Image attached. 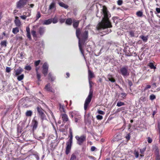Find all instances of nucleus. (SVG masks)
<instances>
[{"label":"nucleus","instance_id":"nucleus-61","mask_svg":"<svg viewBox=\"0 0 160 160\" xmlns=\"http://www.w3.org/2000/svg\"><path fill=\"white\" fill-rule=\"evenodd\" d=\"M151 87V86L150 85H147L146 87L145 88V89H147L150 88Z\"/></svg>","mask_w":160,"mask_h":160},{"label":"nucleus","instance_id":"nucleus-27","mask_svg":"<svg viewBox=\"0 0 160 160\" xmlns=\"http://www.w3.org/2000/svg\"><path fill=\"white\" fill-rule=\"evenodd\" d=\"M140 38L144 42H146L148 40V38L146 37H145L143 35L140 36Z\"/></svg>","mask_w":160,"mask_h":160},{"label":"nucleus","instance_id":"nucleus-23","mask_svg":"<svg viewBox=\"0 0 160 160\" xmlns=\"http://www.w3.org/2000/svg\"><path fill=\"white\" fill-rule=\"evenodd\" d=\"M48 65L46 62H45L42 66V68L44 70H48Z\"/></svg>","mask_w":160,"mask_h":160},{"label":"nucleus","instance_id":"nucleus-53","mask_svg":"<svg viewBox=\"0 0 160 160\" xmlns=\"http://www.w3.org/2000/svg\"><path fill=\"white\" fill-rule=\"evenodd\" d=\"M41 17V15L40 13L39 12H38L37 13V19H38L39 18H40Z\"/></svg>","mask_w":160,"mask_h":160},{"label":"nucleus","instance_id":"nucleus-18","mask_svg":"<svg viewBox=\"0 0 160 160\" xmlns=\"http://www.w3.org/2000/svg\"><path fill=\"white\" fill-rule=\"evenodd\" d=\"M72 22L73 21L72 19L71 18H69L66 19L65 23L67 25H71L72 24Z\"/></svg>","mask_w":160,"mask_h":160},{"label":"nucleus","instance_id":"nucleus-24","mask_svg":"<svg viewBox=\"0 0 160 160\" xmlns=\"http://www.w3.org/2000/svg\"><path fill=\"white\" fill-rule=\"evenodd\" d=\"M52 20V22L53 23H56L58 22V18L56 16H55L53 18H50Z\"/></svg>","mask_w":160,"mask_h":160},{"label":"nucleus","instance_id":"nucleus-54","mask_svg":"<svg viewBox=\"0 0 160 160\" xmlns=\"http://www.w3.org/2000/svg\"><path fill=\"white\" fill-rule=\"evenodd\" d=\"M148 143H150L152 142V140L150 137H148Z\"/></svg>","mask_w":160,"mask_h":160},{"label":"nucleus","instance_id":"nucleus-56","mask_svg":"<svg viewBox=\"0 0 160 160\" xmlns=\"http://www.w3.org/2000/svg\"><path fill=\"white\" fill-rule=\"evenodd\" d=\"M145 148H143L142 149H140V152L142 154L145 151Z\"/></svg>","mask_w":160,"mask_h":160},{"label":"nucleus","instance_id":"nucleus-25","mask_svg":"<svg viewBox=\"0 0 160 160\" xmlns=\"http://www.w3.org/2000/svg\"><path fill=\"white\" fill-rule=\"evenodd\" d=\"M32 113V112L31 110H28L26 112V115L27 117H31Z\"/></svg>","mask_w":160,"mask_h":160},{"label":"nucleus","instance_id":"nucleus-41","mask_svg":"<svg viewBox=\"0 0 160 160\" xmlns=\"http://www.w3.org/2000/svg\"><path fill=\"white\" fill-rule=\"evenodd\" d=\"M155 96L154 94H152L150 96V99L151 100H153L155 99Z\"/></svg>","mask_w":160,"mask_h":160},{"label":"nucleus","instance_id":"nucleus-19","mask_svg":"<svg viewBox=\"0 0 160 160\" xmlns=\"http://www.w3.org/2000/svg\"><path fill=\"white\" fill-rule=\"evenodd\" d=\"M148 66L151 69H153L154 70L156 68V66L154 65L153 63L152 62L149 63L148 64Z\"/></svg>","mask_w":160,"mask_h":160},{"label":"nucleus","instance_id":"nucleus-17","mask_svg":"<svg viewBox=\"0 0 160 160\" xmlns=\"http://www.w3.org/2000/svg\"><path fill=\"white\" fill-rule=\"evenodd\" d=\"M58 4L60 6L64 8L65 9H67L68 7V6L66 4L62 2H59Z\"/></svg>","mask_w":160,"mask_h":160},{"label":"nucleus","instance_id":"nucleus-6","mask_svg":"<svg viewBox=\"0 0 160 160\" xmlns=\"http://www.w3.org/2000/svg\"><path fill=\"white\" fill-rule=\"evenodd\" d=\"M22 71H15L14 76L17 77V79L19 81H21L24 77V75L22 73Z\"/></svg>","mask_w":160,"mask_h":160},{"label":"nucleus","instance_id":"nucleus-30","mask_svg":"<svg viewBox=\"0 0 160 160\" xmlns=\"http://www.w3.org/2000/svg\"><path fill=\"white\" fill-rule=\"evenodd\" d=\"M37 71V78L38 80V81H41V80L40 79L41 75L38 72V71Z\"/></svg>","mask_w":160,"mask_h":160},{"label":"nucleus","instance_id":"nucleus-5","mask_svg":"<svg viewBox=\"0 0 160 160\" xmlns=\"http://www.w3.org/2000/svg\"><path fill=\"white\" fill-rule=\"evenodd\" d=\"M75 138L77 141V143L80 145H82L86 140V136L84 135H82L80 137L76 136Z\"/></svg>","mask_w":160,"mask_h":160},{"label":"nucleus","instance_id":"nucleus-32","mask_svg":"<svg viewBox=\"0 0 160 160\" xmlns=\"http://www.w3.org/2000/svg\"><path fill=\"white\" fill-rule=\"evenodd\" d=\"M129 35L131 37H134L135 34H134V32L133 31L131 30L129 32Z\"/></svg>","mask_w":160,"mask_h":160},{"label":"nucleus","instance_id":"nucleus-20","mask_svg":"<svg viewBox=\"0 0 160 160\" xmlns=\"http://www.w3.org/2000/svg\"><path fill=\"white\" fill-rule=\"evenodd\" d=\"M55 4L56 3H55V2L54 1L52 2L49 5V9L51 10L53 8H55Z\"/></svg>","mask_w":160,"mask_h":160},{"label":"nucleus","instance_id":"nucleus-3","mask_svg":"<svg viewBox=\"0 0 160 160\" xmlns=\"http://www.w3.org/2000/svg\"><path fill=\"white\" fill-rule=\"evenodd\" d=\"M69 132L70 134V135L69 136V138L68 141L66 143L67 147L66 150V154H68L70 152L72 143L73 135L71 128H69Z\"/></svg>","mask_w":160,"mask_h":160},{"label":"nucleus","instance_id":"nucleus-39","mask_svg":"<svg viewBox=\"0 0 160 160\" xmlns=\"http://www.w3.org/2000/svg\"><path fill=\"white\" fill-rule=\"evenodd\" d=\"M73 112H74L75 114V115H74V117H75H75H79V115L78 114V113L76 111H73Z\"/></svg>","mask_w":160,"mask_h":160},{"label":"nucleus","instance_id":"nucleus-38","mask_svg":"<svg viewBox=\"0 0 160 160\" xmlns=\"http://www.w3.org/2000/svg\"><path fill=\"white\" fill-rule=\"evenodd\" d=\"M80 117H75V121L76 122H77L80 121Z\"/></svg>","mask_w":160,"mask_h":160},{"label":"nucleus","instance_id":"nucleus-50","mask_svg":"<svg viewBox=\"0 0 160 160\" xmlns=\"http://www.w3.org/2000/svg\"><path fill=\"white\" fill-rule=\"evenodd\" d=\"M27 37L30 39H31V37L30 35V33H27Z\"/></svg>","mask_w":160,"mask_h":160},{"label":"nucleus","instance_id":"nucleus-52","mask_svg":"<svg viewBox=\"0 0 160 160\" xmlns=\"http://www.w3.org/2000/svg\"><path fill=\"white\" fill-rule=\"evenodd\" d=\"M121 94L122 95V98H124L126 96V94L125 93H122Z\"/></svg>","mask_w":160,"mask_h":160},{"label":"nucleus","instance_id":"nucleus-1","mask_svg":"<svg viewBox=\"0 0 160 160\" xmlns=\"http://www.w3.org/2000/svg\"><path fill=\"white\" fill-rule=\"evenodd\" d=\"M97 16L102 18L101 21L99 22L96 27L97 29L100 31L102 30V33L104 35L110 32L111 30L108 28L112 27V25L109 20V18L111 16L106 6H102L100 14L98 12Z\"/></svg>","mask_w":160,"mask_h":160},{"label":"nucleus","instance_id":"nucleus-12","mask_svg":"<svg viewBox=\"0 0 160 160\" xmlns=\"http://www.w3.org/2000/svg\"><path fill=\"white\" fill-rule=\"evenodd\" d=\"M15 18L14 22L16 25L17 27L20 26L21 25V22L19 20L18 17L17 16H16Z\"/></svg>","mask_w":160,"mask_h":160},{"label":"nucleus","instance_id":"nucleus-46","mask_svg":"<svg viewBox=\"0 0 160 160\" xmlns=\"http://www.w3.org/2000/svg\"><path fill=\"white\" fill-rule=\"evenodd\" d=\"M24 69L27 70H30L31 68L29 66H26L24 68Z\"/></svg>","mask_w":160,"mask_h":160},{"label":"nucleus","instance_id":"nucleus-8","mask_svg":"<svg viewBox=\"0 0 160 160\" xmlns=\"http://www.w3.org/2000/svg\"><path fill=\"white\" fill-rule=\"evenodd\" d=\"M61 116L62 121L63 123H65L67 122V123L69 124L70 123V121H69L68 116L66 114H61ZM68 125H69V124H68Z\"/></svg>","mask_w":160,"mask_h":160},{"label":"nucleus","instance_id":"nucleus-14","mask_svg":"<svg viewBox=\"0 0 160 160\" xmlns=\"http://www.w3.org/2000/svg\"><path fill=\"white\" fill-rule=\"evenodd\" d=\"M88 79H91L95 77L94 73L91 71H88Z\"/></svg>","mask_w":160,"mask_h":160},{"label":"nucleus","instance_id":"nucleus-21","mask_svg":"<svg viewBox=\"0 0 160 160\" xmlns=\"http://www.w3.org/2000/svg\"><path fill=\"white\" fill-rule=\"evenodd\" d=\"M45 31V28L43 27H41L39 28V33L41 35H42L44 33Z\"/></svg>","mask_w":160,"mask_h":160},{"label":"nucleus","instance_id":"nucleus-44","mask_svg":"<svg viewBox=\"0 0 160 160\" xmlns=\"http://www.w3.org/2000/svg\"><path fill=\"white\" fill-rule=\"evenodd\" d=\"M130 133H128V134H127V135L125 137V138L127 139V141L129 140L130 139Z\"/></svg>","mask_w":160,"mask_h":160},{"label":"nucleus","instance_id":"nucleus-22","mask_svg":"<svg viewBox=\"0 0 160 160\" xmlns=\"http://www.w3.org/2000/svg\"><path fill=\"white\" fill-rule=\"evenodd\" d=\"M59 110L61 112H65V110L63 105H62L61 103H59Z\"/></svg>","mask_w":160,"mask_h":160},{"label":"nucleus","instance_id":"nucleus-47","mask_svg":"<svg viewBox=\"0 0 160 160\" xmlns=\"http://www.w3.org/2000/svg\"><path fill=\"white\" fill-rule=\"evenodd\" d=\"M65 19H64V18H61L59 19L60 22L61 23L64 22H65Z\"/></svg>","mask_w":160,"mask_h":160},{"label":"nucleus","instance_id":"nucleus-7","mask_svg":"<svg viewBox=\"0 0 160 160\" xmlns=\"http://www.w3.org/2000/svg\"><path fill=\"white\" fill-rule=\"evenodd\" d=\"M28 0H20L17 3V8H21L24 7L26 5Z\"/></svg>","mask_w":160,"mask_h":160},{"label":"nucleus","instance_id":"nucleus-31","mask_svg":"<svg viewBox=\"0 0 160 160\" xmlns=\"http://www.w3.org/2000/svg\"><path fill=\"white\" fill-rule=\"evenodd\" d=\"M124 105V102H121L119 101L118 102L117 106L118 107H120L122 106L123 105Z\"/></svg>","mask_w":160,"mask_h":160},{"label":"nucleus","instance_id":"nucleus-15","mask_svg":"<svg viewBox=\"0 0 160 160\" xmlns=\"http://www.w3.org/2000/svg\"><path fill=\"white\" fill-rule=\"evenodd\" d=\"M51 19L50 18L47 20H43L42 21V24L43 25H48L52 23Z\"/></svg>","mask_w":160,"mask_h":160},{"label":"nucleus","instance_id":"nucleus-36","mask_svg":"<svg viewBox=\"0 0 160 160\" xmlns=\"http://www.w3.org/2000/svg\"><path fill=\"white\" fill-rule=\"evenodd\" d=\"M108 59V57L107 56L104 58L103 60L105 61V63H107L108 62H109Z\"/></svg>","mask_w":160,"mask_h":160},{"label":"nucleus","instance_id":"nucleus-13","mask_svg":"<svg viewBox=\"0 0 160 160\" xmlns=\"http://www.w3.org/2000/svg\"><path fill=\"white\" fill-rule=\"evenodd\" d=\"M107 78L109 81H110L111 82L113 83L115 82V80L113 78L112 75L109 74L107 75Z\"/></svg>","mask_w":160,"mask_h":160},{"label":"nucleus","instance_id":"nucleus-29","mask_svg":"<svg viewBox=\"0 0 160 160\" xmlns=\"http://www.w3.org/2000/svg\"><path fill=\"white\" fill-rule=\"evenodd\" d=\"M136 15L139 17H142L143 15L142 12L141 11H139L137 12Z\"/></svg>","mask_w":160,"mask_h":160},{"label":"nucleus","instance_id":"nucleus-45","mask_svg":"<svg viewBox=\"0 0 160 160\" xmlns=\"http://www.w3.org/2000/svg\"><path fill=\"white\" fill-rule=\"evenodd\" d=\"M20 18L23 20H25L26 19L27 16L25 15H23L21 16H20Z\"/></svg>","mask_w":160,"mask_h":160},{"label":"nucleus","instance_id":"nucleus-48","mask_svg":"<svg viewBox=\"0 0 160 160\" xmlns=\"http://www.w3.org/2000/svg\"><path fill=\"white\" fill-rule=\"evenodd\" d=\"M122 0H118L117 1V3L118 5H120L122 3Z\"/></svg>","mask_w":160,"mask_h":160},{"label":"nucleus","instance_id":"nucleus-60","mask_svg":"<svg viewBox=\"0 0 160 160\" xmlns=\"http://www.w3.org/2000/svg\"><path fill=\"white\" fill-rule=\"evenodd\" d=\"M88 157L89 158L91 159H93V160H96V158H95V157H93L91 156H88Z\"/></svg>","mask_w":160,"mask_h":160},{"label":"nucleus","instance_id":"nucleus-37","mask_svg":"<svg viewBox=\"0 0 160 160\" xmlns=\"http://www.w3.org/2000/svg\"><path fill=\"white\" fill-rule=\"evenodd\" d=\"M75 113L73 112V111L72 112H69V115L72 118H73V117H74V115Z\"/></svg>","mask_w":160,"mask_h":160},{"label":"nucleus","instance_id":"nucleus-35","mask_svg":"<svg viewBox=\"0 0 160 160\" xmlns=\"http://www.w3.org/2000/svg\"><path fill=\"white\" fill-rule=\"evenodd\" d=\"M31 33L33 37H37V35L36 34V32L35 31L32 30L31 31Z\"/></svg>","mask_w":160,"mask_h":160},{"label":"nucleus","instance_id":"nucleus-49","mask_svg":"<svg viewBox=\"0 0 160 160\" xmlns=\"http://www.w3.org/2000/svg\"><path fill=\"white\" fill-rule=\"evenodd\" d=\"M98 112L99 114H100L104 115L105 114V112L101 110H98Z\"/></svg>","mask_w":160,"mask_h":160},{"label":"nucleus","instance_id":"nucleus-4","mask_svg":"<svg viewBox=\"0 0 160 160\" xmlns=\"http://www.w3.org/2000/svg\"><path fill=\"white\" fill-rule=\"evenodd\" d=\"M90 89L89 92V95L88 97L86 98L84 104V109L85 110H86L92 98V94H93V91L91 89V87L92 86L91 84H89Z\"/></svg>","mask_w":160,"mask_h":160},{"label":"nucleus","instance_id":"nucleus-33","mask_svg":"<svg viewBox=\"0 0 160 160\" xmlns=\"http://www.w3.org/2000/svg\"><path fill=\"white\" fill-rule=\"evenodd\" d=\"M1 45L2 47H6L7 46V42L6 41H3L1 42Z\"/></svg>","mask_w":160,"mask_h":160},{"label":"nucleus","instance_id":"nucleus-64","mask_svg":"<svg viewBox=\"0 0 160 160\" xmlns=\"http://www.w3.org/2000/svg\"><path fill=\"white\" fill-rule=\"evenodd\" d=\"M158 128L159 131H160V123L159 122H158Z\"/></svg>","mask_w":160,"mask_h":160},{"label":"nucleus","instance_id":"nucleus-63","mask_svg":"<svg viewBox=\"0 0 160 160\" xmlns=\"http://www.w3.org/2000/svg\"><path fill=\"white\" fill-rule=\"evenodd\" d=\"M25 13L26 14L25 15H26L27 17H29L30 15V14L29 12Z\"/></svg>","mask_w":160,"mask_h":160},{"label":"nucleus","instance_id":"nucleus-51","mask_svg":"<svg viewBox=\"0 0 160 160\" xmlns=\"http://www.w3.org/2000/svg\"><path fill=\"white\" fill-rule=\"evenodd\" d=\"M42 73L44 75V76H46L48 73V71H43Z\"/></svg>","mask_w":160,"mask_h":160},{"label":"nucleus","instance_id":"nucleus-11","mask_svg":"<svg viewBox=\"0 0 160 160\" xmlns=\"http://www.w3.org/2000/svg\"><path fill=\"white\" fill-rule=\"evenodd\" d=\"M37 110L38 111L39 113V115H40L42 118V119H44L45 116V115L43 113V112L42 110L38 107Z\"/></svg>","mask_w":160,"mask_h":160},{"label":"nucleus","instance_id":"nucleus-62","mask_svg":"<svg viewBox=\"0 0 160 160\" xmlns=\"http://www.w3.org/2000/svg\"><path fill=\"white\" fill-rule=\"evenodd\" d=\"M156 11L158 13H160V8H157L156 9Z\"/></svg>","mask_w":160,"mask_h":160},{"label":"nucleus","instance_id":"nucleus-28","mask_svg":"<svg viewBox=\"0 0 160 160\" xmlns=\"http://www.w3.org/2000/svg\"><path fill=\"white\" fill-rule=\"evenodd\" d=\"M48 79H50L51 81H54L55 79L54 77L52 76V74L50 73H49L48 74Z\"/></svg>","mask_w":160,"mask_h":160},{"label":"nucleus","instance_id":"nucleus-9","mask_svg":"<svg viewBox=\"0 0 160 160\" xmlns=\"http://www.w3.org/2000/svg\"><path fill=\"white\" fill-rule=\"evenodd\" d=\"M45 89L47 91L49 92H54V90L51 86L50 83L47 84L45 86Z\"/></svg>","mask_w":160,"mask_h":160},{"label":"nucleus","instance_id":"nucleus-43","mask_svg":"<svg viewBox=\"0 0 160 160\" xmlns=\"http://www.w3.org/2000/svg\"><path fill=\"white\" fill-rule=\"evenodd\" d=\"M128 69V67L126 66H124L121 68L120 70H127Z\"/></svg>","mask_w":160,"mask_h":160},{"label":"nucleus","instance_id":"nucleus-2","mask_svg":"<svg viewBox=\"0 0 160 160\" xmlns=\"http://www.w3.org/2000/svg\"><path fill=\"white\" fill-rule=\"evenodd\" d=\"M79 21L73 19V26L76 29V36L78 39V46L80 50L81 53L83 55L84 52L82 49V46L85 45L86 42H87L88 39V31L85 30L84 32H81L80 28H78L79 23Z\"/></svg>","mask_w":160,"mask_h":160},{"label":"nucleus","instance_id":"nucleus-55","mask_svg":"<svg viewBox=\"0 0 160 160\" xmlns=\"http://www.w3.org/2000/svg\"><path fill=\"white\" fill-rule=\"evenodd\" d=\"M128 85L129 86L131 87L132 85V82L131 81L128 80Z\"/></svg>","mask_w":160,"mask_h":160},{"label":"nucleus","instance_id":"nucleus-26","mask_svg":"<svg viewBox=\"0 0 160 160\" xmlns=\"http://www.w3.org/2000/svg\"><path fill=\"white\" fill-rule=\"evenodd\" d=\"M19 32V29L18 27L13 28L12 29V32L14 34H16Z\"/></svg>","mask_w":160,"mask_h":160},{"label":"nucleus","instance_id":"nucleus-42","mask_svg":"<svg viewBox=\"0 0 160 160\" xmlns=\"http://www.w3.org/2000/svg\"><path fill=\"white\" fill-rule=\"evenodd\" d=\"M96 118L98 120H101L102 119V116L101 115H98L97 116Z\"/></svg>","mask_w":160,"mask_h":160},{"label":"nucleus","instance_id":"nucleus-40","mask_svg":"<svg viewBox=\"0 0 160 160\" xmlns=\"http://www.w3.org/2000/svg\"><path fill=\"white\" fill-rule=\"evenodd\" d=\"M41 62L40 60H38V61H36L34 62L35 65L36 66H38L39 64Z\"/></svg>","mask_w":160,"mask_h":160},{"label":"nucleus","instance_id":"nucleus-16","mask_svg":"<svg viewBox=\"0 0 160 160\" xmlns=\"http://www.w3.org/2000/svg\"><path fill=\"white\" fill-rule=\"evenodd\" d=\"M119 73L122 74L124 77H127L129 75L127 71H119Z\"/></svg>","mask_w":160,"mask_h":160},{"label":"nucleus","instance_id":"nucleus-10","mask_svg":"<svg viewBox=\"0 0 160 160\" xmlns=\"http://www.w3.org/2000/svg\"><path fill=\"white\" fill-rule=\"evenodd\" d=\"M38 124V122L36 120L34 119L32 121V125L33 126L32 129L33 130L36 129L37 128Z\"/></svg>","mask_w":160,"mask_h":160},{"label":"nucleus","instance_id":"nucleus-57","mask_svg":"<svg viewBox=\"0 0 160 160\" xmlns=\"http://www.w3.org/2000/svg\"><path fill=\"white\" fill-rule=\"evenodd\" d=\"M96 149V148L94 146H92L91 148V150L92 151H94Z\"/></svg>","mask_w":160,"mask_h":160},{"label":"nucleus","instance_id":"nucleus-34","mask_svg":"<svg viewBox=\"0 0 160 160\" xmlns=\"http://www.w3.org/2000/svg\"><path fill=\"white\" fill-rule=\"evenodd\" d=\"M76 157L75 154H73L71 155L70 160H75Z\"/></svg>","mask_w":160,"mask_h":160},{"label":"nucleus","instance_id":"nucleus-58","mask_svg":"<svg viewBox=\"0 0 160 160\" xmlns=\"http://www.w3.org/2000/svg\"><path fill=\"white\" fill-rule=\"evenodd\" d=\"M26 31L27 32V33H30V28L29 27H26Z\"/></svg>","mask_w":160,"mask_h":160},{"label":"nucleus","instance_id":"nucleus-59","mask_svg":"<svg viewBox=\"0 0 160 160\" xmlns=\"http://www.w3.org/2000/svg\"><path fill=\"white\" fill-rule=\"evenodd\" d=\"M135 155L136 158H138L139 156V153L138 152H136L135 153Z\"/></svg>","mask_w":160,"mask_h":160}]
</instances>
